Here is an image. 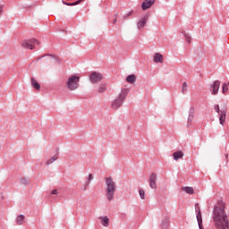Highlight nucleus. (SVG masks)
I'll list each match as a JSON object with an SVG mask.
<instances>
[{
    "mask_svg": "<svg viewBox=\"0 0 229 229\" xmlns=\"http://www.w3.org/2000/svg\"><path fill=\"white\" fill-rule=\"evenodd\" d=\"M212 219L216 228L229 229L228 215L225 211V202L219 200L214 207Z\"/></svg>",
    "mask_w": 229,
    "mask_h": 229,
    "instance_id": "nucleus-1",
    "label": "nucleus"
},
{
    "mask_svg": "<svg viewBox=\"0 0 229 229\" xmlns=\"http://www.w3.org/2000/svg\"><path fill=\"white\" fill-rule=\"evenodd\" d=\"M106 182V197L107 198V201H112L114 199V196H115V191L117 186L115 185V182L112 177H105Z\"/></svg>",
    "mask_w": 229,
    "mask_h": 229,
    "instance_id": "nucleus-2",
    "label": "nucleus"
},
{
    "mask_svg": "<svg viewBox=\"0 0 229 229\" xmlns=\"http://www.w3.org/2000/svg\"><path fill=\"white\" fill-rule=\"evenodd\" d=\"M128 92H130L128 89H124V88L122 89L121 93L111 104V106L114 110H119V108L123 106V104L124 103V99H126V96H128Z\"/></svg>",
    "mask_w": 229,
    "mask_h": 229,
    "instance_id": "nucleus-3",
    "label": "nucleus"
},
{
    "mask_svg": "<svg viewBox=\"0 0 229 229\" xmlns=\"http://www.w3.org/2000/svg\"><path fill=\"white\" fill-rule=\"evenodd\" d=\"M80 76L74 74L72 75L67 81V87L70 90H76L80 87Z\"/></svg>",
    "mask_w": 229,
    "mask_h": 229,
    "instance_id": "nucleus-4",
    "label": "nucleus"
},
{
    "mask_svg": "<svg viewBox=\"0 0 229 229\" xmlns=\"http://www.w3.org/2000/svg\"><path fill=\"white\" fill-rule=\"evenodd\" d=\"M21 46L25 49H37V46H38V40L35 38L26 39L22 42Z\"/></svg>",
    "mask_w": 229,
    "mask_h": 229,
    "instance_id": "nucleus-5",
    "label": "nucleus"
},
{
    "mask_svg": "<svg viewBox=\"0 0 229 229\" xmlns=\"http://www.w3.org/2000/svg\"><path fill=\"white\" fill-rule=\"evenodd\" d=\"M103 80V74L98 72H93L89 75V81L91 83H99Z\"/></svg>",
    "mask_w": 229,
    "mask_h": 229,
    "instance_id": "nucleus-6",
    "label": "nucleus"
},
{
    "mask_svg": "<svg viewBox=\"0 0 229 229\" xmlns=\"http://www.w3.org/2000/svg\"><path fill=\"white\" fill-rule=\"evenodd\" d=\"M157 180H158V176L157 175V174L152 173L148 179L150 189H154L155 191H157Z\"/></svg>",
    "mask_w": 229,
    "mask_h": 229,
    "instance_id": "nucleus-7",
    "label": "nucleus"
},
{
    "mask_svg": "<svg viewBox=\"0 0 229 229\" xmlns=\"http://www.w3.org/2000/svg\"><path fill=\"white\" fill-rule=\"evenodd\" d=\"M195 210L197 212L196 217L199 225V229H203V217L201 216V209H199L198 204L195 205Z\"/></svg>",
    "mask_w": 229,
    "mask_h": 229,
    "instance_id": "nucleus-8",
    "label": "nucleus"
},
{
    "mask_svg": "<svg viewBox=\"0 0 229 229\" xmlns=\"http://www.w3.org/2000/svg\"><path fill=\"white\" fill-rule=\"evenodd\" d=\"M220 87H221V81H215L211 84V94H213L214 96L217 95V93L219 92V88Z\"/></svg>",
    "mask_w": 229,
    "mask_h": 229,
    "instance_id": "nucleus-9",
    "label": "nucleus"
},
{
    "mask_svg": "<svg viewBox=\"0 0 229 229\" xmlns=\"http://www.w3.org/2000/svg\"><path fill=\"white\" fill-rule=\"evenodd\" d=\"M225 123H226V107L222 108L219 114V123L225 126Z\"/></svg>",
    "mask_w": 229,
    "mask_h": 229,
    "instance_id": "nucleus-10",
    "label": "nucleus"
},
{
    "mask_svg": "<svg viewBox=\"0 0 229 229\" xmlns=\"http://www.w3.org/2000/svg\"><path fill=\"white\" fill-rule=\"evenodd\" d=\"M192 121H194V106H191L189 109V114H188V123L187 126H191L192 124Z\"/></svg>",
    "mask_w": 229,
    "mask_h": 229,
    "instance_id": "nucleus-11",
    "label": "nucleus"
},
{
    "mask_svg": "<svg viewBox=\"0 0 229 229\" xmlns=\"http://www.w3.org/2000/svg\"><path fill=\"white\" fill-rule=\"evenodd\" d=\"M153 4H155V0H145L141 4V8H142V10H148V9L151 8V6H153Z\"/></svg>",
    "mask_w": 229,
    "mask_h": 229,
    "instance_id": "nucleus-12",
    "label": "nucleus"
},
{
    "mask_svg": "<svg viewBox=\"0 0 229 229\" xmlns=\"http://www.w3.org/2000/svg\"><path fill=\"white\" fill-rule=\"evenodd\" d=\"M148 16L145 15L140 21L137 23L138 30H142L148 22Z\"/></svg>",
    "mask_w": 229,
    "mask_h": 229,
    "instance_id": "nucleus-13",
    "label": "nucleus"
},
{
    "mask_svg": "<svg viewBox=\"0 0 229 229\" xmlns=\"http://www.w3.org/2000/svg\"><path fill=\"white\" fill-rule=\"evenodd\" d=\"M170 226V220L169 217L165 216L162 221H161V229H169Z\"/></svg>",
    "mask_w": 229,
    "mask_h": 229,
    "instance_id": "nucleus-14",
    "label": "nucleus"
},
{
    "mask_svg": "<svg viewBox=\"0 0 229 229\" xmlns=\"http://www.w3.org/2000/svg\"><path fill=\"white\" fill-rule=\"evenodd\" d=\"M155 64H162L164 62V55L160 53H156L154 55Z\"/></svg>",
    "mask_w": 229,
    "mask_h": 229,
    "instance_id": "nucleus-15",
    "label": "nucleus"
},
{
    "mask_svg": "<svg viewBox=\"0 0 229 229\" xmlns=\"http://www.w3.org/2000/svg\"><path fill=\"white\" fill-rule=\"evenodd\" d=\"M30 83L33 89H35L36 90H40V84L38 83V81H37L35 78L32 77L30 79Z\"/></svg>",
    "mask_w": 229,
    "mask_h": 229,
    "instance_id": "nucleus-16",
    "label": "nucleus"
},
{
    "mask_svg": "<svg viewBox=\"0 0 229 229\" xmlns=\"http://www.w3.org/2000/svg\"><path fill=\"white\" fill-rule=\"evenodd\" d=\"M126 81H127V83L133 84L137 81V77L135 76V74L128 75L126 77Z\"/></svg>",
    "mask_w": 229,
    "mask_h": 229,
    "instance_id": "nucleus-17",
    "label": "nucleus"
},
{
    "mask_svg": "<svg viewBox=\"0 0 229 229\" xmlns=\"http://www.w3.org/2000/svg\"><path fill=\"white\" fill-rule=\"evenodd\" d=\"M174 160H180V158H183V152L182 150L176 151L173 154Z\"/></svg>",
    "mask_w": 229,
    "mask_h": 229,
    "instance_id": "nucleus-18",
    "label": "nucleus"
},
{
    "mask_svg": "<svg viewBox=\"0 0 229 229\" xmlns=\"http://www.w3.org/2000/svg\"><path fill=\"white\" fill-rule=\"evenodd\" d=\"M84 0H77L73 3H67L65 1H63V4H64L66 6H76L77 4H80L81 3H83Z\"/></svg>",
    "mask_w": 229,
    "mask_h": 229,
    "instance_id": "nucleus-19",
    "label": "nucleus"
},
{
    "mask_svg": "<svg viewBox=\"0 0 229 229\" xmlns=\"http://www.w3.org/2000/svg\"><path fill=\"white\" fill-rule=\"evenodd\" d=\"M84 0H77L73 3H67L65 1H63V4H64L66 6H76L77 4H80L81 3H83Z\"/></svg>",
    "mask_w": 229,
    "mask_h": 229,
    "instance_id": "nucleus-20",
    "label": "nucleus"
},
{
    "mask_svg": "<svg viewBox=\"0 0 229 229\" xmlns=\"http://www.w3.org/2000/svg\"><path fill=\"white\" fill-rule=\"evenodd\" d=\"M182 190L183 192H186V194H194V188L192 187L185 186Z\"/></svg>",
    "mask_w": 229,
    "mask_h": 229,
    "instance_id": "nucleus-21",
    "label": "nucleus"
},
{
    "mask_svg": "<svg viewBox=\"0 0 229 229\" xmlns=\"http://www.w3.org/2000/svg\"><path fill=\"white\" fill-rule=\"evenodd\" d=\"M56 160H58V154L55 155L50 159H48L47 161V165H51V164H53L54 162H56Z\"/></svg>",
    "mask_w": 229,
    "mask_h": 229,
    "instance_id": "nucleus-22",
    "label": "nucleus"
},
{
    "mask_svg": "<svg viewBox=\"0 0 229 229\" xmlns=\"http://www.w3.org/2000/svg\"><path fill=\"white\" fill-rule=\"evenodd\" d=\"M24 218H25L24 215H19L16 218L17 225H22V223H24Z\"/></svg>",
    "mask_w": 229,
    "mask_h": 229,
    "instance_id": "nucleus-23",
    "label": "nucleus"
},
{
    "mask_svg": "<svg viewBox=\"0 0 229 229\" xmlns=\"http://www.w3.org/2000/svg\"><path fill=\"white\" fill-rule=\"evenodd\" d=\"M100 219H102L103 226H108L110 223V219H108V216H103V217H100Z\"/></svg>",
    "mask_w": 229,
    "mask_h": 229,
    "instance_id": "nucleus-24",
    "label": "nucleus"
},
{
    "mask_svg": "<svg viewBox=\"0 0 229 229\" xmlns=\"http://www.w3.org/2000/svg\"><path fill=\"white\" fill-rule=\"evenodd\" d=\"M188 87L187 82L184 81L182 86V94H187Z\"/></svg>",
    "mask_w": 229,
    "mask_h": 229,
    "instance_id": "nucleus-25",
    "label": "nucleus"
},
{
    "mask_svg": "<svg viewBox=\"0 0 229 229\" xmlns=\"http://www.w3.org/2000/svg\"><path fill=\"white\" fill-rule=\"evenodd\" d=\"M106 90V85L105 84H100L99 89H98V92L100 94H103V92H105Z\"/></svg>",
    "mask_w": 229,
    "mask_h": 229,
    "instance_id": "nucleus-26",
    "label": "nucleus"
},
{
    "mask_svg": "<svg viewBox=\"0 0 229 229\" xmlns=\"http://www.w3.org/2000/svg\"><path fill=\"white\" fill-rule=\"evenodd\" d=\"M139 194L141 199H146V191H144L142 189L139 190Z\"/></svg>",
    "mask_w": 229,
    "mask_h": 229,
    "instance_id": "nucleus-27",
    "label": "nucleus"
},
{
    "mask_svg": "<svg viewBox=\"0 0 229 229\" xmlns=\"http://www.w3.org/2000/svg\"><path fill=\"white\" fill-rule=\"evenodd\" d=\"M226 92H228V84L224 83L223 86H222V93L226 94Z\"/></svg>",
    "mask_w": 229,
    "mask_h": 229,
    "instance_id": "nucleus-28",
    "label": "nucleus"
},
{
    "mask_svg": "<svg viewBox=\"0 0 229 229\" xmlns=\"http://www.w3.org/2000/svg\"><path fill=\"white\" fill-rule=\"evenodd\" d=\"M184 38H186L188 44H191V36L189 34L182 32Z\"/></svg>",
    "mask_w": 229,
    "mask_h": 229,
    "instance_id": "nucleus-29",
    "label": "nucleus"
},
{
    "mask_svg": "<svg viewBox=\"0 0 229 229\" xmlns=\"http://www.w3.org/2000/svg\"><path fill=\"white\" fill-rule=\"evenodd\" d=\"M215 111L216 114H221V109L219 108V105H215L214 106Z\"/></svg>",
    "mask_w": 229,
    "mask_h": 229,
    "instance_id": "nucleus-30",
    "label": "nucleus"
},
{
    "mask_svg": "<svg viewBox=\"0 0 229 229\" xmlns=\"http://www.w3.org/2000/svg\"><path fill=\"white\" fill-rule=\"evenodd\" d=\"M21 185H28V179H26V178H21Z\"/></svg>",
    "mask_w": 229,
    "mask_h": 229,
    "instance_id": "nucleus-31",
    "label": "nucleus"
},
{
    "mask_svg": "<svg viewBox=\"0 0 229 229\" xmlns=\"http://www.w3.org/2000/svg\"><path fill=\"white\" fill-rule=\"evenodd\" d=\"M133 15V11L129 12L127 14L123 16V19H128V17Z\"/></svg>",
    "mask_w": 229,
    "mask_h": 229,
    "instance_id": "nucleus-32",
    "label": "nucleus"
},
{
    "mask_svg": "<svg viewBox=\"0 0 229 229\" xmlns=\"http://www.w3.org/2000/svg\"><path fill=\"white\" fill-rule=\"evenodd\" d=\"M93 180H94V177L92 176V174H89L88 178V183L89 184L90 182H92Z\"/></svg>",
    "mask_w": 229,
    "mask_h": 229,
    "instance_id": "nucleus-33",
    "label": "nucleus"
},
{
    "mask_svg": "<svg viewBox=\"0 0 229 229\" xmlns=\"http://www.w3.org/2000/svg\"><path fill=\"white\" fill-rule=\"evenodd\" d=\"M51 194H53V195H56V194H58V190H53L52 191V192H51Z\"/></svg>",
    "mask_w": 229,
    "mask_h": 229,
    "instance_id": "nucleus-34",
    "label": "nucleus"
},
{
    "mask_svg": "<svg viewBox=\"0 0 229 229\" xmlns=\"http://www.w3.org/2000/svg\"><path fill=\"white\" fill-rule=\"evenodd\" d=\"M87 187H89V182L85 184L83 191H87Z\"/></svg>",
    "mask_w": 229,
    "mask_h": 229,
    "instance_id": "nucleus-35",
    "label": "nucleus"
},
{
    "mask_svg": "<svg viewBox=\"0 0 229 229\" xmlns=\"http://www.w3.org/2000/svg\"><path fill=\"white\" fill-rule=\"evenodd\" d=\"M117 23V18H115L114 21H113V24H116Z\"/></svg>",
    "mask_w": 229,
    "mask_h": 229,
    "instance_id": "nucleus-36",
    "label": "nucleus"
},
{
    "mask_svg": "<svg viewBox=\"0 0 229 229\" xmlns=\"http://www.w3.org/2000/svg\"><path fill=\"white\" fill-rule=\"evenodd\" d=\"M3 13V5H0V13Z\"/></svg>",
    "mask_w": 229,
    "mask_h": 229,
    "instance_id": "nucleus-37",
    "label": "nucleus"
},
{
    "mask_svg": "<svg viewBox=\"0 0 229 229\" xmlns=\"http://www.w3.org/2000/svg\"><path fill=\"white\" fill-rule=\"evenodd\" d=\"M44 56H46V55H43V56L38 57V60H42V58H44Z\"/></svg>",
    "mask_w": 229,
    "mask_h": 229,
    "instance_id": "nucleus-38",
    "label": "nucleus"
}]
</instances>
